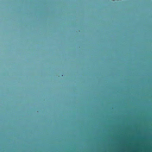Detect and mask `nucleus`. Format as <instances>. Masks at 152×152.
Wrapping results in <instances>:
<instances>
[{
	"label": "nucleus",
	"instance_id": "1",
	"mask_svg": "<svg viewBox=\"0 0 152 152\" xmlns=\"http://www.w3.org/2000/svg\"><path fill=\"white\" fill-rule=\"evenodd\" d=\"M15 124V125H16V124Z\"/></svg>",
	"mask_w": 152,
	"mask_h": 152
}]
</instances>
